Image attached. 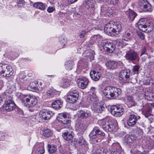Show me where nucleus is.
Returning a JSON list of instances; mask_svg holds the SVG:
<instances>
[{
  "label": "nucleus",
  "mask_w": 154,
  "mask_h": 154,
  "mask_svg": "<svg viewBox=\"0 0 154 154\" xmlns=\"http://www.w3.org/2000/svg\"><path fill=\"white\" fill-rule=\"evenodd\" d=\"M19 97L22 105L29 108H33L37 103L38 100L35 96L20 93Z\"/></svg>",
  "instance_id": "obj_1"
},
{
  "label": "nucleus",
  "mask_w": 154,
  "mask_h": 154,
  "mask_svg": "<svg viewBox=\"0 0 154 154\" xmlns=\"http://www.w3.org/2000/svg\"><path fill=\"white\" fill-rule=\"evenodd\" d=\"M121 90L116 87L111 86L106 87L103 91V95L106 97L115 99L121 94Z\"/></svg>",
  "instance_id": "obj_2"
},
{
  "label": "nucleus",
  "mask_w": 154,
  "mask_h": 154,
  "mask_svg": "<svg viewBox=\"0 0 154 154\" xmlns=\"http://www.w3.org/2000/svg\"><path fill=\"white\" fill-rule=\"evenodd\" d=\"M137 26L139 29L143 32H150L153 29L152 22L146 18H143L139 20Z\"/></svg>",
  "instance_id": "obj_3"
},
{
  "label": "nucleus",
  "mask_w": 154,
  "mask_h": 154,
  "mask_svg": "<svg viewBox=\"0 0 154 154\" xmlns=\"http://www.w3.org/2000/svg\"><path fill=\"white\" fill-rule=\"evenodd\" d=\"M3 98L5 99L3 106L4 110L8 112L12 111L15 107V104L11 95L7 92H5L3 95Z\"/></svg>",
  "instance_id": "obj_4"
},
{
  "label": "nucleus",
  "mask_w": 154,
  "mask_h": 154,
  "mask_svg": "<svg viewBox=\"0 0 154 154\" xmlns=\"http://www.w3.org/2000/svg\"><path fill=\"white\" fill-rule=\"evenodd\" d=\"M99 124L102 128L106 132H111L115 128V125L111 119H106L100 120Z\"/></svg>",
  "instance_id": "obj_5"
},
{
  "label": "nucleus",
  "mask_w": 154,
  "mask_h": 154,
  "mask_svg": "<svg viewBox=\"0 0 154 154\" xmlns=\"http://www.w3.org/2000/svg\"><path fill=\"white\" fill-rule=\"evenodd\" d=\"M67 100L71 103H75L78 100L79 96V93L76 90H71L68 94Z\"/></svg>",
  "instance_id": "obj_6"
},
{
  "label": "nucleus",
  "mask_w": 154,
  "mask_h": 154,
  "mask_svg": "<svg viewBox=\"0 0 154 154\" xmlns=\"http://www.w3.org/2000/svg\"><path fill=\"white\" fill-rule=\"evenodd\" d=\"M138 5L144 12H150L152 10V6L147 0H139Z\"/></svg>",
  "instance_id": "obj_7"
},
{
  "label": "nucleus",
  "mask_w": 154,
  "mask_h": 154,
  "mask_svg": "<svg viewBox=\"0 0 154 154\" xmlns=\"http://www.w3.org/2000/svg\"><path fill=\"white\" fill-rule=\"evenodd\" d=\"M110 111L111 114L116 117H119L123 114L124 109L119 105H113L111 106Z\"/></svg>",
  "instance_id": "obj_8"
},
{
  "label": "nucleus",
  "mask_w": 154,
  "mask_h": 154,
  "mask_svg": "<svg viewBox=\"0 0 154 154\" xmlns=\"http://www.w3.org/2000/svg\"><path fill=\"white\" fill-rule=\"evenodd\" d=\"M101 45L103 47L104 51L107 52H113L116 48L115 45L110 42H101Z\"/></svg>",
  "instance_id": "obj_9"
},
{
  "label": "nucleus",
  "mask_w": 154,
  "mask_h": 154,
  "mask_svg": "<svg viewBox=\"0 0 154 154\" xmlns=\"http://www.w3.org/2000/svg\"><path fill=\"white\" fill-rule=\"evenodd\" d=\"M114 24L112 23H108L104 26V31L105 33L109 35L115 36V32L114 28Z\"/></svg>",
  "instance_id": "obj_10"
},
{
  "label": "nucleus",
  "mask_w": 154,
  "mask_h": 154,
  "mask_svg": "<svg viewBox=\"0 0 154 154\" xmlns=\"http://www.w3.org/2000/svg\"><path fill=\"white\" fill-rule=\"evenodd\" d=\"M54 114L52 111L45 110H42L40 111L39 115L44 120L50 119Z\"/></svg>",
  "instance_id": "obj_11"
},
{
  "label": "nucleus",
  "mask_w": 154,
  "mask_h": 154,
  "mask_svg": "<svg viewBox=\"0 0 154 154\" xmlns=\"http://www.w3.org/2000/svg\"><path fill=\"white\" fill-rule=\"evenodd\" d=\"M140 118L138 116L131 114L129 116L128 119L127 121V125L130 126H133L136 124L137 120Z\"/></svg>",
  "instance_id": "obj_12"
},
{
  "label": "nucleus",
  "mask_w": 154,
  "mask_h": 154,
  "mask_svg": "<svg viewBox=\"0 0 154 154\" xmlns=\"http://www.w3.org/2000/svg\"><path fill=\"white\" fill-rule=\"evenodd\" d=\"M57 120L60 123L63 124H69L70 122V120L66 115L63 113L59 114L57 118Z\"/></svg>",
  "instance_id": "obj_13"
},
{
  "label": "nucleus",
  "mask_w": 154,
  "mask_h": 154,
  "mask_svg": "<svg viewBox=\"0 0 154 154\" xmlns=\"http://www.w3.org/2000/svg\"><path fill=\"white\" fill-rule=\"evenodd\" d=\"M130 75V71L129 70H123L120 72L119 79L121 81H125L129 79Z\"/></svg>",
  "instance_id": "obj_14"
},
{
  "label": "nucleus",
  "mask_w": 154,
  "mask_h": 154,
  "mask_svg": "<svg viewBox=\"0 0 154 154\" xmlns=\"http://www.w3.org/2000/svg\"><path fill=\"white\" fill-rule=\"evenodd\" d=\"M78 80V84L79 88L84 89L88 86L89 81L86 78L82 77L79 79Z\"/></svg>",
  "instance_id": "obj_15"
},
{
  "label": "nucleus",
  "mask_w": 154,
  "mask_h": 154,
  "mask_svg": "<svg viewBox=\"0 0 154 154\" xmlns=\"http://www.w3.org/2000/svg\"><path fill=\"white\" fill-rule=\"evenodd\" d=\"M95 3V1L94 0H84L83 4L86 8L93 10L94 8Z\"/></svg>",
  "instance_id": "obj_16"
},
{
  "label": "nucleus",
  "mask_w": 154,
  "mask_h": 154,
  "mask_svg": "<svg viewBox=\"0 0 154 154\" xmlns=\"http://www.w3.org/2000/svg\"><path fill=\"white\" fill-rule=\"evenodd\" d=\"M114 149L111 152V154H122V151L119 144L118 143H114L112 144Z\"/></svg>",
  "instance_id": "obj_17"
},
{
  "label": "nucleus",
  "mask_w": 154,
  "mask_h": 154,
  "mask_svg": "<svg viewBox=\"0 0 154 154\" xmlns=\"http://www.w3.org/2000/svg\"><path fill=\"white\" fill-rule=\"evenodd\" d=\"M137 54L134 51L130 50L128 51L125 55L126 59L130 60H134L137 58Z\"/></svg>",
  "instance_id": "obj_18"
},
{
  "label": "nucleus",
  "mask_w": 154,
  "mask_h": 154,
  "mask_svg": "<svg viewBox=\"0 0 154 154\" xmlns=\"http://www.w3.org/2000/svg\"><path fill=\"white\" fill-rule=\"evenodd\" d=\"M63 138L67 141L71 140L73 137V133L72 131L68 129L63 134Z\"/></svg>",
  "instance_id": "obj_19"
},
{
  "label": "nucleus",
  "mask_w": 154,
  "mask_h": 154,
  "mask_svg": "<svg viewBox=\"0 0 154 154\" xmlns=\"http://www.w3.org/2000/svg\"><path fill=\"white\" fill-rule=\"evenodd\" d=\"M13 73V70L11 66L8 64H5V69L4 70L3 76L5 77H9Z\"/></svg>",
  "instance_id": "obj_20"
},
{
  "label": "nucleus",
  "mask_w": 154,
  "mask_h": 154,
  "mask_svg": "<svg viewBox=\"0 0 154 154\" xmlns=\"http://www.w3.org/2000/svg\"><path fill=\"white\" fill-rule=\"evenodd\" d=\"M91 116V112L88 110H80L79 114V117L81 119H84L90 117Z\"/></svg>",
  "instance_id": "obj_21"
},
{
  "label": "nucleus",
  "mask_w": 154,
  "mask_h": 154,
  "mask_svg": "<svg viewBox=\"0 0 154 154\" xmlns=\"http://www.w3.org/2000/svg\"><path fill=\"white\" fill-rule=\"evenodd\" d=\"M91 78L94 81H97L100 79L101 76L100 73L97 72L95 70L91 71L90 73Z\"/></svg>",
  "instance_id": "obj_22"
},
{
  "label": "nucleus",
  "mask_w": 154,
  "mask_h": 154,
  "mask_svg": "<svg viewBox=\"0 0 154 154\" xmlns=\"http://www.w3.org/2000/svg\"><path fill=\"white\" fill-rule=\"evenodd\" d=\"M59 83L61 87L63 88H66L69 86L71 82L69 79H64L60 80Z\"/></svg>",
  "instance_id": "obj_23"
},
{
  "label": "nucleus",
  "mask_w": 154,
  "mask_h": 154,
  "mask_svg": "<svg viewBox=\"0 0 154 154\" xmlns=\"http://www.w3.org/2000/svg\"><path fill=\"white\" fill-rule=\"evenodd\" d=\"M63 103L61 100H57L53 102L52 106L55 109H59L61 107Z\"/></svg>",
  "instance_id": "obj_24"
},
{
  "label": "nucleus",
  "mask_w": 154,
  "mask_h": 154,
  "mask_svg": "<svg viewBox=\"0 0 154 154\" xmlns=\"http://www.w3.org/2000/svg\"><path fill=\"white\" fill-rule=\"evenodd\" d=\"M106 65L108 69H116L117 63L114 61L110 60L106 63Z\"/></svg>",
  "instance_id": "obj_25"
},
{
  "label": "nucleus",
  "mask_w": 154,
  "mask_h": 154,
  "mask_svg": "<svg viewBox=\"0 0 154 154\" xmlns=\"http://www.w3.org/2000/svg\"><path fill=\"white\" fill-rule=\"evenodd\" d=\"M38 86V84L37 82H34L30 83L29 85L27 87V89L33 91L37 92V86Z\"/></svg>",
  "instance_id": "obj_26"
},
{
  "label": "nucleus",
  "mask_w": 154,
  "mask_h": 154,
  "mask_svg": "<svg viewBox=\"0 0 154 154\" xmlns=\"http://www.w3.org/2000/svg\"><path fill=\"white\" fill-rule=\"evenodd\" d=\"M76 127L79 131L83 132L86 130L87 126L83 122H79L76 124Z\"/></svg>",
  "instance_id": "obj_27"
},
{
  "label": "nucleus",
  "mask_w": 154,
  "mask_h": 154,
  "mask_svg": "<svg viewBox=\"0 0 154 154\" xmlns=\"http://www.w3.org/2000/svg\"><path fill=\"white\" fill-rule=\"evenodd\" d=\"M126 14L128 15V17L131 21H133L137 16V14L132 10L130 9L126 12Z\"/></svg>",
  "instance_id": "obj_28"
},
{
  "label": "nucleus",
  "mask_w": 154,
  "mask_h": 154,
  "mask_svg": "<svg viewBox=\"0 0 154 154\" xmlns=\"http://www.w3.org/2000/svg\"><path fill=\"white\" fill-rule=\"evenodd\" d=\"M127 103V105L128 107L135 106L137 104L132 97L131 96H128Z\"/></svg>",
  "instance_id": "obj_29"
},
{
  "label": "nucleus",
  "mask_w": 154,
  "mask_h": 154,
  "mask_svg": "<svg viewBox=\"0 0 154 154\" xmlns=\"http://www.w3.org/2000/svg\"><path fill=\"white\" fill-rule=\"evenodd\" d=\"M42 133L43 136L47 137L51 136L53 134L51 130L48 128H45L42 130Z\"/></svg>",
  "instance_id": "obj_30"
},
{
  "label": "nucleus",
  "mask_w": 154,
  "mask_h": 154,
  "mask_svg": "<svg viewBox=\"0 0 154 154\" xmlns=\"http://www.w3.org/2000/svg\"><path fill=\"white\" fill-rule=\"evenodd\" d=\"M91 140L95 139L98 136L97 133V127H95L89 135Z\"/></svg>",
  "instance_id": "obj_31"
},
{
  "label": "nucleus",
  "mask_w": 154,
  "mask_h": 154,
  "mask_svg": "<svg viewBox=\"0 0 154 154\" xmlns=\"http://www.w3.org/2000/svg\"><path fill=\"white\" fill-rule=\"evenodd\" d=\"M136 137L133 135L126 136L125 138V141L127 143H132L135 140Z\"/></svg>",
  "instance_id": "obj_32"
},
{
  "label": "nucleus",
  "mask_w": 154,
  "mask_h": 154,
  "mask_svg": "<svg viewBox=\"0 0 154 154\" xmlns=\"http://www.w3.org/2000/svg\"><path fill=\"white\" fill-rule=\"evenodd\" d=\"M93 107L95 111L98 113L101 112L104 109V108L103 106L98 103L93 104Z\"/></svg>",
  "instance_id": "obj_33"
},
{
  "label": "nucleus",
  "mask_w": 154,
  "mask_h": 154,
  "mask_svg": "<svg viewBox=\"0 0 154 154\" xmlns=\"http://www.w3.org/2000/svg\"><path fill=\"white\" fill-rule=\"evenodd\" d=\"M114 31L115 32V35H118L121 31L122 29V26L119 23H116L115 25L114 24Z\"/></svg>",
  "instance_id": "obj_34"
},
{
  "label": "nucleus",
  "mask_w": 154,
  "mask_h": 154,
  "mask_svg": "<svg viewBox=\"0 0 154 154\" xmlns=\"http://www.w3.org/2000/svg\"><path fill=\"white\" fill-rule=\"evenodd\" d=\"M33 6L36 8L42 10H44L45 9V5L42 2L35 3L33 5Z\"/></svg>",
  "instance_id": "obj_35"
},
{
  "label": "nucleus",
  "mask_w": 154,
  "mask_h": 154,
  "mask_svg": "<svg viewBox=\"0 0 154 154\" xmlns=\"http://www.w3.org/2000/svg\"><path fill=\"white\" fill-rule=\"evenodd\" d=\"M57 93L55 90L50 89L47 91V94L48 96L52 97L55 96Z\"/></svg>",
  "instance_id": "obj_36"
},
{
  "label": "nucleus",
  "mask_w": 154,
  "mask_h": 154,
  "mask_svg": "<svg viewBox=\"0 0 154 154\" xmlns=\"http://www.w3.org/2000/svg\"><path fill=\"white\" fill-rule=\"evenodd\" d=\"M43 143H40L39 146L37 149L36 154H43L45 152L44 145Z\"/></svg>",
  "instance_id": "obj_37"
},
{
  "label": "nucleus",
  "mask_w": 154,
  "mask_h": 154,
  "mask_svg": "<svg viewBox=\"0 0 154 154\" xmlns=\"http://www.w3.org/2000/svg\"><path fill=\"white\" fill-rule=\"evenodd\" d=\"M94 54L95 53L93 50H89L87 51L86 56L91 60H92L94 59Z\"/></svg>",
  "instance_id": "obj_38"
},
{
  "label": "nucleus",
  "mask_w": 154,
  "mask_h": 154,
  "mask_svg": "<svg viewBox=\"0 0 154 154\" xmlns=\"http://www.w3.org/2000/svg\"><path fill=\"white\" fill-rule=\"evenodd\" d=\"M131 37V33L129 32H125L122 35V40L128 41L130 40Z\"/></svg>",
  "instance_id": "obj_39"
},
{
  "label": "nucleus",
  "mask_w": 154,
  "mask_h": 154,
  "mask_svg": "<svg viewBox=\"0 0 154 154\" xmlns=\"http://www.w3.org/2000/svg\"><path fill=\"white\" fill-rule=\"evenodd\" d=\"M48 149L49 153H55L57 150V146L55 145L51 146L48 144Z\"/></svg>",
  "instance_id": "obj_40"
},
{
  "label": "nucleus",
  "mask_w": 154,
  "mask_h": 154,
  "mask_svg": "<svg viewBox=\"0 0 154 154\" xmlns=\"http://www.w3.org/2000/svg\"><path fill=\"white\" fill-rule=\"evenodd\" d=\"M65 68L68 70H70L72 68L73 66V62L71 61H68L66 63Z\"/></svg>",
  "instance_id": "obj_41"
},
{
  "label": "nucleus",
  "mask_w": 154,
  "mask_h": 154,
  "mask_svg": "<svg viewBox=\"0 0 154 154\" xmlns=\"http://www.w3.org/2000/svg\"><path fill=\"white\" fill-rule=\"evenodd\" d=\"M152 108L151 107L149 106L147 107L145 112V116L146 118H148L149 116L152 115Z\"/></svg>",
  "instance_id": "obj_42"
},
{
  "label": "nucleus",
  "mask_w": 154,
  "mask_h": 154,
  "mask_svg": "<svg viewBox=\"0 0 154 154\" xmlns=\"http://www.w3.org/2000/svg\"><path fill=\"white\" fill-rule=\"evenodd\" d=\"M144 84L146 85L152 86L153 84V81L150 78H148L144 82Z\"/></svg>",
  "instance_id": "obj_43"
},
{
  "label": "nucleus",
  "mask_w": 154,
  "mask_h": 154,
  "mask_svg": "<svg viewBox=\"0 0 154 154\" xmlns=\"http://www.w3.org/2000/svg\"><path fill=\"white\" fill-rule=\"evenodd\" d=\"M154 142L153 140H151L148 141L146 143V146L149 149H151L154 146Z\"/></svg>",
  "instance_id": "obj_44"
},
{
  "label": "nucleus",
  "mask_w": 154,
  "mask_h": 154,
  "mask_svg": "<svg viewBox=\"0 0 154 154\" xmlns=\"http://www.w3.org/2000/svg\"><path fill=\"white\" fill-rule=\"evenodd\" d=\"M5 64L0 63V74H3L4 70L5 69Z\"/></svg>",
  "instance_id": "obj_45"
},
{
  "label": "nucleus",
  "mask_w": 154,
  "mask_h": 154,
  "mask_svg": "<svg viewBox=\"0 0 154 154\" xmlns=\"http://www.w3.org/2000/svg\"><path fill=\"white\" fill-rule=\"evenodd\" d=\"M140 68L139 66L136 65L133 67L132 70L134 74H137L138 73V70Z\"/></svg>",
  "instance_id": "obj_46"
},
{
  "label": "nucleus",
  "mask_w": 154,
  "mask_h": 154,
  "mask_svg": "<svg viewBox=\"0 0 154 154\" xmlns=\"http://www.w3.org/2000/svg\"><path fill=\"white\" fill-rule=\"evenodd\" d=\"M137 34L140 38L143 40L145 39V35L143 33L141 32H137Z\"/></svg>",
  "instance_id": "obj_47"
},
{
  "label": "nucleus",
  "mask_w": 154,
  "mask_h": 154,
  "mask_svg": "<svg viewBox=\"0 0 154 154\" xmlns=\"http://www.w3.org/2000/svg\"><path fill=\"white\" fill-rule=\"evenodd\" d=\"M59 42L60 44L63 45L66 43V41L65 39L62 37L59 38Z\"/></svg>",
  "instance_id": "obj_48"
},
{
  "label": "nucleus",
  "mask_w": 154,
  "mask_h": 154,
  "mask_svg": "<svg viewBox=\"0 0 154 154\" xmlns=\"http://www.w3.org/2000/svg\"><path fill=\"white\" fill-rule=\"evenodd\" d=\"M25 1L23 0H19L18 2L17 5L19 7H21L24 4Z\"/></svg>",
  "instance_id": "obj_49"
},
{
  "label": "nucleus",
  "mask_w": 154,
  "mask_h": 154,
  "mask_svg": "<svg viewBox=\"0 0 154 154\" xmlns=\"http://www.w3.org/2000/svg\"><path fill=\"white\" fill-rule=\"evenodd\" d=\"M85 142V141L83 137L82 136H81L79 138V140L78 141V143H82L84 144Z\"/></svg>",
  "instance_id": "obj_50"
},
{
  "label": "nucleus",
  "mask_w": 154,
  "mask_h": 154,
  "mask_svg": "<svg viewBox=\"0 0 154 154\" xmlns=\"http://www.w3.org/2000/svg\"><path fill=\"white\" fill-rule=\"evenodd\" d=\"M95 88L94 87H91L90 89V93H91L93 95H94V96H95Z\"/></svg>",
  "instance_id": "obj_51"
},
{
  "label": "nucleus",
  "mask_w": 154,
  "mask_h": 154,
  "mask_svg": "<svg viewBox=\"0 0 154 154\" xmlns=\"http://www.w3.org/2000/svg\"><path fill=\"white\" fill-rule=\"evenodd\" d=\"M94 153L96 154H102V148H99L97 149Z\"/></svg>",
  "instance_id": "obj_52"
},
{
  "label": "nucleus",
  "mask_w": 154,
  "mask_h": 154,
  "mask_svg": "<svg viewBox=\"0 0 154 154\" xmlns=\"http://www.w3.org/2000/svg\"><path fill=\"white\" fill-rule=\"evenodd\" d=\"M86 34V32L85 31L83 30L80 33L79 36L80 38H83L84 37Z\"/></svg>",
  "instance_id": "obj_53"
},
{
  "label": "nucleus",
  "mask_w": 154,
  "mask_h": 154,
  "mask_svg": "<svg viewBox=\"0 0 154 154\" xmlns=\"http://www.w3.org/2000/svg\"><path fill=\"white\" fill-rule=\"evenodd\" d=\"M0 139L2 140H5V134L3 132H0Z\"/></svg>",
  "instance_id": "obj_54"
},
{
  "label": "nucleus",
  "mask_w": 154,
  "mask_h": 154,
  "mask_svg": "<svg viewBox=\"0 0 154 154\" xmlns=\"http://www.w3.org/2000/svg\"><path fill=\"white\" fill-rule=\"evenodd\" d=\"M97 133L98 135H100L101 136H104L105 135V134L103 132H101L99 129H97Z\"/></svg>",
  "instance_id": "obj_55"
},
{
  "label": "nucleus",
  "mask_w": 154,
  "mask_h": 154,
  "mask_svg": "<svg viewBox=\"0 0 154 154\" xmlns=\"http://www.w3.org/2000/svg\"><path fill=\"white\" fill-rule=\"evenodd\" d=\"M122 40L121 39H117V43H116V45H117L121 46H122Z\"/></svg>",
  "instance_id": "obj_56"
},
{
  "label": "nucleus",
  "mask_w": 154,
  "mask_h": 154,
  "mask_svg": "<svg viewBox=\"0 0 154 154\" xmlns=\"http://www.w3.org/2000/svg\"><path fill=\"white\" fill-rule=\"evenodd\" d=\"M54 8L52 7H49L47 9V11L49 13H51L53 12Z\"/></svg>",
  "instance_id": "obj_57"
},
{
  "label": "nucleus",
  "mask_w": 154,
  "mask_h": 154,
  "mask_svg": "<svg viewBox=\"0 0 154 154\" xmlns=\"http://www.w3.org/2000/svg\"><path fill=\"white\" fill-rule=\"evenodd\" d=\"M111 3L114 5L117 4L119 2L118 0H111Z\"/></svg>",
  "instance_id": "obj_58"
},
{
  "label": "nucleus",
  "mask_w": 154,
  "mask_h": 154,
  "mask_svg": "<svg viewBox=\"0 0 154 154\" xmlns=\"http://www.w3.org/2000/svg\"><path fill=\"white\" fill-rule=\"evenodd\" d=\"M137 130L139 135H142L143 134L142 130L140 128H138Z\"/></svg>",
  "instance_id": "obj_59"
},
{
  "label": "nucleus",
  "mask_w": 154,
  "mask_h": 154,
  "mask_svg": "<svg viewBox=\"0 0 154 154\" xmlns=\"http://www.w3.org/2000/svg\"><path fill=\"white\" fill-rule=\"evenodd\" d=\"M37 92L38 91H41L43 90L42 87L39 86L38 85V86H37Z\"/></svg>",
  "instance_id": "obj_60"
},
{
  "label": "nucleus",
  "mask_w": 154,
  "mask_h": 154,
  "mask_svg": "<svg viewBox=\"0 0 154 154\" xmlns=\"http://www.w3.org/2000/svg\"><path fill=\"white\" fill-rule=\"evenodd\" d=\"M102 154H106L107 152V150L106 149H103L102 148Z\"/></svg>",
  "instance_id": "obj_61"
},
{
  "label": "nucleus",
  "mask_w": 154,
  "mask_h": 154,
  "mask_svg": "<svg viewBox=\"0 0 154 154\" xmlns=\"http://www.w3.org/2000/svg\"><path fill=\"white\" fill-rule=\"evenodd\" d=\"M68 2L71 4H72L76 2L77 0H68Z\"/></svg>",
  "instance_id": "obj_62"
},
{
  "label": "nucleus",
  "mask_w": 154,
  "mask_h": 154,
  "mask_svg": "<svg viewBox=\"0 0 154 154\" xmlns=\"http://www.w3.org/2000/svg\"><path fill=\"white\" fill-rule=\"evenodd\" d=\"M145 52H146V48H144L141 52V56H142V55L144 54Z\"/></svg>",
  "instance_id": "obj_63"
},
{
  "label": "nucleus",
  "mask_w": 154,
  "mask_h": 154,
  "mask_svg": "<svg viewBox=\"0 0 154 154\" xmlns=\"http://www.w3.org/2000/svg\"><path fill=\"white\" fill-rule=\"evenodd\" d=\"M97 1L99 3H102L104 2L105 1H106V0H97Z\"/></svg>",
  "instance_id": "obj_64"
}]
</instances>
